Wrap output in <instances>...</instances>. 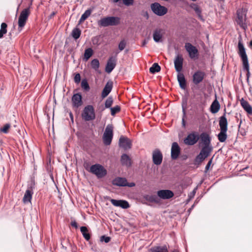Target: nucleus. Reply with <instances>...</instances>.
I'll use <instances>...</instances> for the list:
<instances>
[{"label":"nucleus","mask_w":252,"mask_h":252,"mask_svg":"<svg viewBox=\"0 0 252 252\" xmlns=\"http://www.w3.org/2000/svg\"><path fill=\"white\" fill-rule=\"evenodd\" d=\"M123 3L127 6L132 5L133 2V0H123Z\"/></svg>","instance_id":"nucleus-50"},{"label":"nucleus","mask_w":252,"mask_h":252,"mask_svg":"<svg viewBox=\"0 0 252 252\" xmlns=\"http://www.w3.org/2000/svg\"><path fill=\"white\" fill-rule=\"evenodd\" d=\"M201 143L203 145L202 148H206L207 150L211 151L212 147L210 145L211 139L209 135L206 132H202L199 135Z\"/></svg>","instance_id":"nucleus-12"},{"label":"nucleus","mask_w":252,"mask_h":252,"mask_svg":"<svg viewBox=\"0 0 252 252\" xmlns=\"http://www.w3.org/2000/svg\"><path fill=\"white\" fill-rule=\"evenodd\" d=\"M113 102V100L112 97H108L105 102V107L106 108H110L112 106Z\"/></svg>","instance_id":"nucleus-43"},{"label":"nucleus","mask_w":252,"mask_h":252,"mask_svg":"<svg viewBox=\"0 0 252 252\" xmlns=\"http://www.w3.org/2000/svg\"><path fill=\"white\" fill-rule=\"evenodd\" d=\"M158 196L162 199H169L174 196V193L169 189L159 190L157 192Z\"/></svg>","instance_id":"nucleus-21"},{"label":"nucleus","mask_w":252,"mask_h":252,"mask_svg":"<svg viewBox=\"0 0 252 252\" xmlns=\"http://www.w3.org/2000/svg\"><path fill=\"white\" fill-rule=\"evenodd\" d=\"M163 156L161 151L156 149L153 152L152 159L153 163L157 165H160L162 161Z\"/></svg>","instance_id":"nucleus-18"},{"label":"nucleus","mask_w":252,"mask_h":252,"mask_svg":"<svg viewBox=\"0 0 252 252\" xmlns=\"http://www.w3.org/2000/svg\"><path fill=\"white\" fill-rule=\"evenodd\" d=\"M205 76V73L201 71H196L192 76V82L195 85L201 83Z\"/></svg>","instance_id":"nucleus-22"},{"label":"nucleus","mask_w":252,"mask_h":252,"mask_svg":"<svg viewBox=\"0 0 252 252\" xmlns=\"http://www.w3.org/2000/svg\"><path fill=\"white\" fill-rule=\"evenodd\" d=\"M91 66L95 70H97L99 67L100 63L98 59H94L91 61Z\"/></svg>","instance_id":"nucleus-40"},{"label":"nucleus","mask_w":252,"mask_h":252,"mask_svg":"<svg viewBox=\"0 0 252 252\" xmlns=\"http://www.w3.org/2000/svg\"><path fill=\"white\" fill-rule=\"evenodd\" d=\"M220 137H221V136H220V131L218 134V140H219V141L220 142Z\"/></svg>","instance_id":"nucleus-57"},{"label":"nucleus","mask_w":252,"mask_h":252,"mask_svg":"<svg viewBox=\"0 0 252 252\" xmlns=\"http://www.w3.org/2000/svg\"><path fill=\"white\" fill-rule=\"evenodd\" d=\"M219 125L220 127V117L218 118Z\"/></svg>","instance_id":"nucleus-59"},{"label":"nucleus","mask_w":252,"mask_h":252,"mask_svg":"<svg viewBox=\"0 0 252 252\" xmlns=\"http://www.w3.org/2000/svg\"><path fill=\"white\" fill-rule=\"evenodd\" d=\"M227 121L225 114L221 116V142H224L227 139Z\"/></svg>","instance_id":"nucleus-14"},{"label":"nucleus","mask_w":252,"mask_h":252,"mask_svg":"<svg viewBox=\"0 0 252 252\" xmlns=\"http://www.w3.org/2000/svg\"><path fill=\"white\" fill-rule=\"evenodd\" d=\"M151 8L155 14L160 16L166 14L168 10L166 7L161 5L158 2L152 3L151 5Z\"/></svg>","instance_id":"nucleus-9"},{"label":"nucleus","mask_w":252,"mask_h":252,"mask_svg":"<svg viewBox=\"0 0 252 252\" xmlns=\"http://www.w3.org/2000/svg\"><path fill=\"white\" fill-rule=\"evenodd\" d=\"M240 102L241 106L246 111V112L250 115H252V106L247 100L242 98L240 100Z\"/></svg>","instance_id":"nucleus-26"},{"label":"nucleus","mask_w":252,"mask_h":252,"mask_svg":"<svg viewBox=\"0 0 252 252\" xmlns=\"http://www.w3.org/2000/svg\"><path fill=\"white\" fill-rule=\"evenodd\" d=\"M7 25L5 23H2L0 26V38H2L3 37L4 34L7 32Z\"/></svg>","instance_id":"nucleus-38"},{"label":"nucleus","mask_w":252,"mask_h":252,"mask_svg":"<svg viewBox=\"0 0 252 252\" xmlns=\"http://www.w3.org/2000/svg\"><path fill=\"white\" fill-rule=\"evenodd\" d=\"M70 224L72 226L74 227L76 229L78 228V224L75 220H72Z\"/></svg>","instance_id":"nucleus-51"},{"label":"nucleus","mask_w":252,"mask_h":252,"mask_svg":"<svg viewBox=\"0 0 252 252\" xmlns=\"http://www.w3.org/2000/svg\"><path fill=\"white\" fill-rule=\"evenodd\" d=\"M147 43V42L146 40H144L143 41V43H142V46H144Z\"/></svg>","instance_id":"nucleus-58"},{"label":"nucleus","mask_w":252,"mask_h":252,"mask_svg":"<svg viewBox=\"0 0 252 252\" xmlns=\"http://www.w3.org/2000/svg\"><path fill=\"white\" fill-rule=\"evenodd\" d=\"M171 252H179V251L178 250L174 249Z\"/></svg>","instance_id":"nucleus-60"},{"label":"nucleus","mask_w":252,"mask_h":252,"mask_svg":"<svg viewBox=\"0 0 252 252\" xmlns=\"http://www.w3.org/2000/svg\"><path fill=\"white\" fill-rule=\"evenodd\" d=\"M121 162L122 165L130 167L131 165V159L126 154H124L121 158Z\"/></svg>","instance_id":"nucleus-30"},{"label":"nucleus","mask_w":252,"mask_h":252,"mask_svg":"<svg viewBox=\"0 0 252 252\" xmlns=\"http://www.w3.org/2000/svg\"><path fill=\"white\" fill-rule=\"evenodd\" d=\"M238 48V53L242 59L243 64H245L246 67H248V57L246 53L245 48L242 43V38L241 36H240V38H239Z\"/></svg>","instance_id":"nucleus-6"},{"label":"nucleus","mask_w":252,"mask_h":252,"mask_svg":"<svg viewBox=\"0 0 252 252\" xmlns=\"http://www.w3.org/2000/svg\"><path fill=\"white\" fill-rule=\"evenodd\" d=\"M113 88V82H108L105 85L101 93V97L102 98L106 97L111 92Z\"/></svg>","instance_id":"nucleus-27"},{"label":"nucleus","mask_w":252,"mask_h":252,"mask_svg":"<svg viewBox=\"0 0 252 252\" xmlns=\"http://www.w3.org/2000/svg\"><path fill=\"white\" fill-rule=\"evenodd\" d=\"M243 69L247 71V78L249 79V78L250 77V76L249 62H248V67H246L245 64H243Z\"/></svg>","instance_id":"nucleus-47"},{"label":"nucleus","mask_w":252,"mask_h":252,"mask_svg":"<svg viewBox=\"0 0 252 252\" xmlns=\"http://www.w3.org/2000/svg\"><path fill=\"white\" fill-rule=\"evenodd\" d=\"M110 240L111 238L110 237L106 236L105 235H103L100 237V241L104 242L106 243H107L109 242H110Z\"/></svg>","instance_id":"nucleus-46"},{"label":"nucleus","mask_w":252,"mask_h":252,"mask_svg":"<svg viewBox=\"0 0 252 252\" xmlns=\"http://www.w3.org/2000/svg\"><path fill=\"white\" fill-rule=\"evenodd\" d=\"M190 7H191V8L192 9H193L194 10V11L195 12V13L197 15L198 18L201 20L203 21L204 19L201 15V10L199 6L195 3H193L191 5Z\"/></svg>","instance_id":"nucleus-32"},{"label":"nucleus","mask_w":252,"mask_h":252,"mask_svg":"<svg viewBox=\"0 0 252 252\" xmlns=\"http://www.w3.org/2000/svg\"><path fill=\"white\" fill-rule=\"evenodd\" d=\"M119 145L121 148L126 150L131 148L132 143L127 137L121 136L119 139Z\"/></svg>","instance_id":"nucleus-17"},{"label":"nucleus","mask_w":252,"mask_h":252,"mask_svg":"<svg viewBox=\"0 0 252 252\" xmlns=\"http://www.w3.org/2000/svg\"><path fill=\"white\" fill-rule=\"evenodd\" d=\"M144 16L147 19H148L149 18V14H148V13L147 12H145V13L144 14Z\"/></svg>","instance_id":"nucleus-56"},{"label":"nucleus","mask_w":252,"mask_h":252,"mask_svg":"<svg viewBox=\"0 0 252 252\" xmlns=\"http://www.w3.org/2000/svg\"><path fill=\"white\" fill-rule=\"evenodd\" d=\"M182 110L183 113V116L182 118H186V108L183 105L182 106Z\"/></svg>","instance_id":"nucleus-54"},{"label":"nucleus","mask_w":252,"mask_h":252,"mask_svg":"<svg viewBox=\"0 0 252 252\" xmlns=\"http://www.w3.org/2000/svg\"><path fill=\"white\" fill-rule=\"evenodd\" d=\"M199 139V133L193 131L189 133L184 139V143L187 145L192 146L196 144Z\"/></svg>","instance_id":"nucleus-10"},{"label":"nucleus","mask_w":252,"mask_h":252,"mask_svg":"<svg viewBox=\"0 0 252 252\" xmlns=\"http://www.w3.org/2000/svg\"><path fill=\"white\" fill-rule=\"evenodd\" d=\"M80 231L84 237L87 240L89 241L91 238V235L88 232V229L86 226H81L80 227Z\"/></svg>","instance_id":"nucleus-33"},{"label":"nucleus","mask_w":252,"mask_h":252,"mask_svg":"<svg viewBox=\"0 0 252 252\" xmlns=\"http://www.w3.org/2000/svg\"><path fill=\"white\" fill-rule=\"evenodd\" d=\"M185 48L191 59H193L198 56V51L197 49L191 43L189 42L186 43Z\"/></svg>","instance_id":"nucleus-15"},{"label":"nucleus","mask_w":252,"mask_h":252,"mask_svg":"<svg viewBox=\"0 0 252 252\" xmlns=\"http://www.w3.org/2000/svg\"><path fill=\"white\" fill-rule=\"evenodd\" d=\"M211 162H212L211 160H210L209 161V162H208V163L207 164V165H206V167H205V171L206 172H207V171L208 170V169H209L210 165L211 164Z\"/></svg>","instance_id":"nucleus-53"},{"label":"nucleus","mask_w":252,"mask_h":252,"mask_svg":"<svg viewBox=\"0 0 252 252\" xmlns=\"http://www.w3.org/2000/svg\"><path fill=\"white\" fill-rule=\"evenodd\" d=\"M81 80V76L79 73H76L74 78V81L75 83H79Z\"/></svg>","instance_id":"nucleus-48"},{"label":"nucleus","mask_w":252,"mask_h":252,"mask_svg":"<svg viewBox=\"0 0 252 252\" xmlns=\"http://www.w3.org/2000/svg\"><path fill=\"white\" fill-rule=\"evenodd\" d=\"M81 86L82 88L86 92L89 91L90 89L88 82L86 79L82 80Z\"/></svg>","instance_id":"nucleus-41"},{"label":"nucleus","mask_w":252,"mask_h":252,"mask_svg":"<svg viewBox=\"0 0 252 252\" xmlns=\"http://www.w3.org/2000/svg\"><path fill=\"white\" fill-rule=\"evenodd\" d=\"M117 57L111 56L109 58L105 68V71L110 73L115 68L116 65Z\"/></svg>","instance_id":"nucleus-16"},{"label":"nucleus","mask_w":252,"mask_h":252,"mask_svg":"<svg viewBox=\"0 0 252 252\" xmlns=\"http://www.w3.org/2000/svg\"><path fill=\"white\" fill-rule=\"evenodd\" d=\"M10 127L11 126L9 124H6L3 127L0 128V131L4 133H7Z\"/></svg>","instance_id":"nucleus-44"},{"label":"nucleus","mask_w":252,"mask_h":252,"mask_svg":"<svg viewBox=\"0 0 252 252\" xmlns=\"http://www.w3.org/2000/svg\"><path fill=\"white\" fill-rule=\"evenodd\" d=\"M164 31L162 29L157 28L153 32V39L156 42H162Z\"/></svg>","instance_id":"nucleus-24"},{"label":"nucleus","mask_w":252,"mask_h":252,"mask_svg":"<svg viewBox=\"0 0 252 252\" xmlns=\"http://www.w3.org/2000/svg\"><path fill=\"white\" fill-rule=\"evenodd\" d=\"M250 45L252 46V40L250 42Z\"/></svg>","instance_id":"nucleus-63"},{"label":"nucleus","mask_w":252,"mask_h":252,"mask_svg":"<svg viewBox=\"0 0 252 252\" xmlns=\"http://www.w3.org/2000/svg\"><path fill=\"white\" fill-rule=\"evenodd\" d=\"M237 17L236 22L240 27L244 30L247 28V25L246 23V13L243 9H238L236 12Z\"/></svg>","instance_id":"nucleus-4"},{"label":"nucleus","mask_w":252,"mask_h":252,"mask_svg":"<svg viewBox=\"0 0 252 252\" xmlns=\"http://www.w3.org/2000/svg\"><path fill=\"white\" fill-rule=\"evenodd\" d=\"M211 152L207 150L206 148H202L200 153L196 157L194 160V164L196 165H200L209 156Z\"/></svg>","instance_id":"nucleus-11"},{"label":"nucleus","mask_w":252,"mask_h":252,"mask_svg":"<svg viewBox=\"0 0 252 252\" xmlns=\"http://www.w3.org/2000/svg\"><path fill=\"white\" fill-rule=\"evenodd\" d=\"M86 170L95 175L98 178H101L107 175V172L104 167L98 163L92 165L90 168L88 165L84 166Z\"/></svg>","instance_id":"nucleus-1"},{"label":"nucleus","mask_w":252,"mask_h":252,"mask_svg":"<svg viewBox=\"0 0 252 252\" xmlns=\"http://www.w3.org/2000/svg\"><path fill=\"white\" fill-rule=\"evenodd\" d=\"M92 42L94 45H99V37L97 36L94 37L92 38Z\"/></svg>","instance_id":"nucleus-49"},{"label":"nucleus","mask_w":252,"mask_h":252,"mask_svg":"<svg viewBox=\"0 0 252 252\" xmlns=\"http://www.w3.org/2000/svg\"><path fill=\"white\" fill-rule=\"evenodd\" d=\"M30 14V8L24 9L21 12L18 19V30L21 31L25 26Z\"/></svg>","instance_id":"nucleus-5"},{"label":"nucleus","mask_w":252,"mask_h":252,"mask_svg":"<svg viewBox=\"0 0 252 252\" xmlns=\"http://www.w3.org/2000/svg\"><path fill=\"white\" fill-rule=\"evenodd\" d=\"M121 110V107L119 105H116L111 108V114L112 116H115V114L119 112Z\"/></svg>","instance_id":"nucleus-42"},{"label":"nucleus","mask_w":252,"mask_h":252,"mask_svg":"<svg viewBox=\"0 0 252 252\" xmlns=\"http://www.w3.org/2000/svg\"><path fill=\"white\" fill-rule=\"evenodd\" d=\"M177 79L180 88L185 90L186 88L187 82L184 75L181 72L178 73Z\"/></svg>","instance_id":"nucleus-28"},{"label":"nucleus","mask_w":252,"mask_h":252,"mask_svg":"<svg viewBox=\"0 0 252 252\" xmlns=\"http://www.w3.org/2000/svg\"><path fill=\"white\" fill-rule=\"evenodd\" d=\"M110 202L114 206L120 207L123 209H127L129 207L128 202L126 200L111 199Z\"/></svg>","instance_id":"nucleus-25"},{"label":"nucleus","mask_w":252,"mask_h":252,"mask_svg":"<svg viewBox=\"0 0 252 252\" xmlns=\"http://www.w3.org/2000/svg\"><path fill=\"white\" fill-rule=\"evenodd\" d=\"M113 127L111 125H107L105 128L103 136V142L105 145H109L112 142L113 136Z\"/></svg>","instance_id":"nucleus-7"},{"label":"nucleus","mask_w":252,"mask_h":252,"mask_svg":"<svg viewBox=\"0 0 252 252\" xmlns=\"http://www.w3.org/2000/svg\"><path fill=\"white\" fill-rule=\"evenodd\" d=\"M219 108L220 104L217 101L215 100L211 104L210 110L212 113H216L219 111Z\"/></svg>","instance_id":"nucleus-37"},{"label":"nucleus","mask_w":252,"mask_h":252,"mask_svg":"<svg viewBox=\"0 0 252 252\" xmlns=\"http://www.w3.org/2000/svg\"><path fill=\"white\" fill-rule=\"evenodd\" d=\"M105 108H106L105 107V106H103V105H100L99 106H98L97 109L99 111H100V112H102L105 109Z\"/></svg>","instance_id":"nucleus-52"},{"label":"nucleus","mask_w":252,"mask_h":252,"mask_svg":"<svg viewBox=\"0 0 252 252\" xmlns=\"http://www.w3.org/2000/svg\"><path fill=\"white\" fill-rule=\"evenodd\" d=\"M81 34V31L78 28H74L71 32V35L73 37V38L75 40L78 39Z\"/></svg>","instance_id":"nucleus-36"},{"label":"nucleus","mask_w":252,"mask_h":252,"mask_svg":"<svg viewBox=\"0 0 252 252\" xmlns=\"http://www.w3.org/2000/svg\"><path fill=\"white\" fill-rule=\"evenodd\" d=\"M126 42L125 39L121 40L118 45V48L120 51H123L126 47Z\"/></svg>","instance_id":"nucleus-45"},{"label":"nucleus","mask_w":252,"mask_h":252,"mask_svg":"<svg viewBox=\"0 0 252 252\" xmlns=\"http://www.w3.org/2000/svg\"><path fill=\"white\" fill-rule=\"evenodd\" d=\"M112 184L113 185L118 187H133L135 186L134 183H128L126 178L120 177L114 179L112 181Z\"/></svg>","instance_id":"nucleus-8"},{"label":"nucleus","mask_w":252,"mask_h":252,"mask_svg":"<svg viewBox=\"0 0 252 252\" xmlns=\"http://www.w3.org/2000/svg\"><path fill=\"white\" fill-rule=\"evenodd\" d=\"M114 2H118L120 0H113Z\"/></svg>","instance_id":"nucleus-62"},{"label":"nucleus","mask_w":252,"mask_h":252,"mask_svg":"<svg viewBox=\"0 0 252 252\" xmlns=\"http://www.w3.org/2000/svg\"><path fill=\"white\" fill-rule=\"evenodd\" d=\"M184 59L182 55L178 54L174 60V66L175 70L178 73L180 72L183 69Z\"/></svg>","instance_id":"nucleus-20"},{"label":"nucleus","mask_w":252,"mask_h":252,"mask_svg":"<svg viewBox=\"0 0 252 252\" xmlns=\"http://www.w3.org/2000/svg\"><path fill=\"white\" fill-rule=\"evenodd\" d=\"M150 251L151 252H168L166 245L154 247L151 248Z\"/></svg>","instance_id":"nucleus-31"},{"label":"nucleus","mask_w":252,"mask_h":252,"mask_svg":"<svg viewBox=\"0 0 252 252\" xmlns=\"http://www.w3.org/2000/svg\"><path fill=\"white\" fill-rule=\"evenodd\" d=\"M160 66L158 63H154L152 66L150 68V72L151 73L154 74L158 72L160 70Z\"/></svg>","instance_id":"nucleus-39"},{"label":"nucleus","mask_w":252,"mask_h":252,"mask_svg":"<svg viewBox=\"0 0 252 252\" xmlns=\"http://www.w3.org/2000/svg\"><path fill=\"white\" fill-rule=\"evenodd\" d=\"M94 51L92 48H88L85 49L83 60L85 61H88L93 55Z\"/></svg>","instance_id":"nucleus-34"},{"label":"nucleus","mask_w":252,"mask_h":252,"mask_svg":"<svg viewBox=\"0 0 252 252\" xmlns=\"http://www.w3.org/2000/svg\"><path fill=\"white\" fill-rule=\"evenodd\" d=\"M92 13V10L91 9H87L85 11V12L82 15L79 21V23L81 24L83 22H84L85 20H86L91 14Z\"/></svg>","instance_id":"nucleus-35"},{"label":"nucleus","mask_w":252,"mask_h":252,"mask_svg":"<svg viewBox=\"0 0 252 252\" xmlns=\"http://www.w3.org/2000/svg\"><path fill=\"white\" fill-rule=\"evenodd\" d=\"M120 23V18L118 17L107 16L100 19L98 21V25L100 27H106L108 26H115Z\"/></svg>","instance_id":"nucleus-2"},{"label":"nucleus","mask_w":252,"mask_h":252,"mask_svg":"<svg viewBox=\"0 0 252 252\" xmlns=\"http://www.w3.org/2000/svg\"><path fill=\"white\" fill-rule=\"evenodd\" d=\"M34 184H32L30 186H28V189L23 198V202L24 204L31 202V200L33 194V189L34 188Z\"/></svg>","instance_id":"nucleus-13"},{"label":"nucleus","mask_w":252,"mask_h":252,"mask_svg":"<svg viewBox=\"0 0 252 252\" xmlns=\"http://www.w3.org/2000/svg\"><path fill=\"white\" fill-rule=\"evenodd\" d=\"M72 106L78 108L83 104L82 97L80 93L74 94L71 98Z\"/></svg>","instance_id":"nucleus-19"},{"label":"nucleus","mask_w":252,"mask_h":252,"mask_svg":"<svg viewBox=\"0 0 252 252\" xmlns=\"http://www.w3.org/2000/svg\"><path fill=\"white\" fill-rule=\"evenodd\" d=\"M81 117L85 121H91L95 119V113L94 106L92 105H87L84 108Z\"/></svg>","instance_id":"nucleus-3"},{"label":"nucleus","mask_w":252,"mask_h":252,"mask_svg":"<svg viewBox=\"0 0 252 252\" xmlns=\"http://www.w3.org/2000/svg\"><path fill=\"white\" fill-rule=\"evenodd\" d=\"M55 15V13H54V12H53V13L51 14V16H53V15Z\"/></svg>","instance_id":"nucleus-64"},{"label":"nucleus","mask_w":252,"mask_h":252,"mask_svg":"<svg viewBox=\"0 0 252 252\" xmlns=\"http://www.w3.org/2000/svg\"><path fill=\"white\" fill-rule=\"evenodd\" d=\"M186 118H182V126L183 127H186Z\"/></svg>","instance_id":"nucleus-55"},{"label":"nucleus","mask_w":252,"mask_h":252,"mask_svg":"<svg viewBox=\"0 0 252 252\" xmlns=\"http://www.w3.org/2000/svg\"><path fill=\"white\" fill-rule=\"evenodd\" d=\"M196 189H194V190L192 191V193L193 195L195 194V193L196 192Z\"/></svg>","instance_id":"nucleus-61"},{"label":"nucleus","mask_w":252,"mask_h":252,"mask_svg":"<svg viewBox=\"0 0 252 252\" xmlns=\"http://www.w3.org/2000/svg\"><path fill=\"white\" fill-rule=\"evenodd\" d=\"M181 152L180 148L177 142H173L172 145L171 157L172 159H176Z\"/></svg>","instance_id":"nucleus-23"},{"label":"nucleus","mask_w":252,"mask_h":252,"mask_svg":"<svg viewBox=\"0 0 252 252\" xmlns=\"http://www.w3.org/2000/svg\"><path fill=\"white\" fill-rule=\"evenodd\" d=\"M143 199L150 203H158L159 202L158 196L156 195L145 194L143 196Z\"/></svg>","instance_id":"nucleus-29"}]
</instances>
